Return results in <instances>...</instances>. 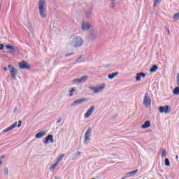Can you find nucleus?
Segmentation results:
<instances>
[{
    "label": "nucleus",
    "mask_w": 179,
    "mask_h": 179,
    "mask_svg": "<svg viewBox=\"0 0 179 179\" xmlns=\"http://www.w3.org/2000/svg\"><path fill=\"white\" fill-rule=\"evenodd\" d=\"M55 179H59V178H58V177H55Z\"/></svg>",
    "instance_id": "50"
},
{
    "label": "nucleus",
    "mask_w": 179,
    "mask_h": 179,
    "mask_svg": "<svg viewBox=\"0 0 179 179\" xmlns=\"http://www.w3.org/2000/svg\"><path fill=\"white\" fill-rule=\"evenodd\" d=\"M87 79V76H82L80 80H78V82H85Z\"/></svg>",
    "instance_id": "26"
},
{
    "label": "nucleus",
    "mask_w": 179,
    "mask_h": 179,
    "mask_svg": "<svg viewBox=\"0 0 179 179\" xmlns=\"http://www.w3.org/2000/svg\"><path fill=\"white\" fill-rule=\"evenodd\" d=\"M166 27V31H167L169 36H170V29H169V27Z\"/></svg>",
    "instance_id": "40"
},
{
    "label": "nucleus",
    "mask_w": 179,
    "mask_h": 179,
    "mask_svg": "<svg viewBox=\"0 0 179 179\" xmlns=\"http://www.w3.org/2000/svg\"><path fill=\"white\" fill-rule=\"evenodd\" d=\"M138 73L140 75V78H146V74L145 73L140 72Z\"/></svg>",
    "instance_id": "34"
},
{
    "label": "nucleus",
    "mask_w": 179,
    "mask_h": 179,
    "mask_svg": "<svg viewBox=\"0 0 179 179\" xmlns=\"http://www.w3.org/2000/svg\"><path fill=\"white\" fill-rule=\"evenodd\" d=\"M92 15H93L92 10V8H90L85 13V17H87V19H91Z\"/></svg>",
    "instance_id": "18"
},
{
    "label": "nucleus",
    "mask_w": 179,
    "mask_h": 179,
    "mask_svg": "<svg viewBox=\"0 0 179 179\" xmlns=\"http://www.w3.org/2000/svg\"><path fill=\"white\" fill-rule=\"evenodd\" d=\"M136 173H138V169H136L133 171L128 172L125 174V178H129V177H134V176H135Z\"/></svg>",
    "instance_id": "17"
},
{
    "label": "nucleus",
    "mask_w": 179,
    "mask_h": 179,
    "mask_svg": "<svg viewBox=\"0 0 179 179\" xmlns=\"http://www.w3.org/2000/svg\"><path fill=\"white\" fill-rule=\"evenodd\" d=\"M80 78H76V80H73L74 83H81V81H79Z\"/></svg>",
    "instance_id": "36"
},
{
    "label": "nucleus",
    "mask_w": 179,
    "mask_h": 179,
    "mask_svg": "<svg viewBox=\"0 0 179 179\" xmlns=\"http://www.w3.org/2000/svg\"><path fill=\"white\" fill-rule=\"evenodd\" d=\"M75 55V52L68 53L65 55V57H71V55Z\"/></svg>",
    "instance_id": "37"
},
{
    "label": "nucleus",
    "mask_w": 179,
    "mask_h": 179,
    "mask_svg": "<svg viewBox=\"0 0 179 179\" xmlns=\"http://www.w3.org/2000/svg\"><path fill=\"white\" fill-rule=\"evenodd\" d=\"M94 105H92L89 109L85 113L84 117L85 118H89V117H90L92 115V114L93 113V111H94Z\"/></svg>",
    "instance_id": "11"
},
{
    "label": "nucleus",
    "mask_w": 179,
    "mask_h": 179,
    "mask_svg": "<svg viewBox=\"0 0 179 179\" xmlns=\"http://www.w3.org/2000/svg\"><path fill=\"white\" fill-rule=\"evenodd\" d=\"M85 101H87V99L86 98H81L79 99H77L74 101L71 104V107H76V106H79L80 104H82V103H85Z\"/></svg>",
    "instance_id": "8"
},
{
    "label": "nucleus",
    "mask_w": 179,
    "mask_h": 179,
    "mask_svg": "<svg viewBox=\"0 0 179 179\" xmlns=\"http://www.w3.org/2000/svg\"><path fill=\"white\" fill-rule=\"evenodd\" d=\"M6 48L7 50H10V51L9 52V54H15V52H16V51H17V48H15L13 46L10 45H6Z\"/></svg>",
    "instance_id": "14"
},
{
    "label": "nucleus",
    "mask_w": 179,
    "mask_h": 179,
    "mask_svg": "<svg viewBox=\"0 0 179 179\" xmlns=\"http://www.w3.org/2000/svg\"><path fill=\"white\" fill-rule=\"evenodd\" d=\"M166 153L167 152H166V150L163 149L162 152V157L164 158L166 157Z\"/></svg>",
    "instance_id": "32"
},
{
    "label": "nucleus",
    "mask_w": 179,
    "mask_h": 179,
    "mask_svg": "<svg viewBox=\"0 0 179 179\" xmlns=\"http://www.w3.org/2000/svg\"><path fill=\"white\" fill-rule=\"evenodd\" d=\"M80 155H82V152L78 151L77 153L74 155L71 160H78V159L80 157Z\"/></svg>",
    "instance_id": "22"
},
{
    "label": "nucleus",
    "mask_w": 179,
    "mask_h": 179,
    "mask_svg": "<svg viewBox=\"0 0 179 179\" xmlns=\"http://www.w3.org/2000/svg\"><path fill=\"white\" fill-rule=\"evenodd\" d=\"M61 121H62V117L57 119V123L59 124L61 122Z\"/></svg>",
    "instance_id": "39"
},
{
    "label": "nucleus",
    "mask_w": 179,
    "mask_h": 179,
    "mask_svg": "<svg viewBox=\"0 0 179 179\" xmlns=\"http://www.w3.org/2000/svg\"><path fill=\"white\" fill-rule=\"evenodd\" d=\"M49 142H51V143H54V136L52 134H49L45 138V141H43V143L45 145H48Z\"/></svg>",
    "instance_id": "10"
},
{
    "label": "nucleus",
    "mask_w": 179,
    "mask_h": 179,
    "mask_svg": "<svg viewBox=\"0 0 179 179\" xmlns=\"http://www.w3.org/2000/svg\"><path fill=\"white\" fill-rule=\"evenodd\" d=\"M81 29L84 31L89 30V29H90V24L83 22L81 26Z\"/></svg>",
    "instance_id": "15"
},
{
    "label": "nucleus",
    "mask_w": 179,
    "mask_h": 179,
    "mask_svg": "<svg viewBox=\"0 0 179 179\" xmlns=\"http://www.w3.org/2000/svg\"><path fill=\"white\" fill-rule=\"evenodd\" d=\"M71 44L74 48H79L85 44V41L80 36H75L72 39Z\"/></svg>",
    "instance_id": "2"
},
{
    "label": "nucleus",
    "mask_w": 179,
    "mask_h": 179,
    "mask_svg": "<svg viewBox=\"0 0 179 179\" xmlns=\"http://www.w3.org/2000/svg\"><path fill=\"white\" fill-rule=\"evenodd\" d=\"M3 71H8V67H4V68H3Z\"/></svg>",
    "instance_id": "44"
},
{
    "label": "nucleus",
    "mask_w": 179,
    "mask_h": 179,
    "mask_svg": "<svg viewBox=\"0 0 179 179\" xmlns=\"http://www.w3.org/2000/svg\"><path fill=\"white\" fill-rule=\"evenodd\" d=\"M17 127V128H20V127H22V120L18 121V124Z\"/></svg>",
    "instance_id": "38"
},
{
    "label": "nucleus",
    "mask_w": 179,
    "mask_h": 179,
    "mask_svg": "<svg viewBox=\"0 0 179 179\" xmlns=\"http://www.w3.org/2000/svg\"><path fill=\"white\" fill-rule=\"evenodd\" d=\"M1 159H5V155H2L1 157H0Z\"/></svg>",
    "instance_id": "45"
},
{
    "label": "nucleus",
    "mask_w": 179,
    "mask_h": 179,
    "mask_svg": "<svg viewBox=\"0 0 179 179\" xmlns=\"http://www.w3.org/2000/svg\"><path fill=\"white\" fill-rule=\"evenodd\" d=\"M119 73H119L118 71H116V72H115V73H110V74L108 75V79H110V80H111L114 79V78H115V76H118V74H119Z\"/></svg>",
    "instance_id": "19"
},
{
    "label": "nucleus",
    "mask_w": 179,
    "mask_h": 179,
    "mask_svg": "<svg viewBox=\"0 0 179 179\" xmlns=\"http://www.w3.org/2000/svg\"><path fill=\"white\" fill-rule=\"evenodd\" d=\"M16 127H17V122H15V123L11 124L9 127H8L7 129H4L3 131V133L9 132V131H12V129H15V128H16Z\"/></svg>",
    "instance_id": "13"
},
{
    "label": "nucleus",
    "mask_w": 179,
    "mask_h": 179,
    "mask_svg": "<svg viewBox=\"0 0 179 179\" xmlns=\"http://www.w3.org/2000/svg\"><path fill=\"white\" fill-rule=\"evenodd\" d=\"M149 127H150V121L149 120L145 121L144 124L141 125L142 129H146L149 128Z\"/></svg>",
    "instance_id": "20"
},
{
    "label": "nucleus",
    "mask_w": 179,
    "mask_h": 179,
    "mask_svg": "<svg viewBox=\"0 0 179 179\" xmlns=\"http://www.w3.org/2000/svg\"><path fill=\"white\" fill-rule=\"evenodd\" d=\"M5 46L3 45V44H2V43H0V50H3V48H4Z\"/></svg>",
    "instance_id": "41"
},
{
    "label": "nucleus",
    "mask_w": 179,
    "mask_h": 179,
    "mask_svg": "<svg viewBox=\"0 0 179 179\" xmlns=\"http://www.w3.org/2000/svg\"><path fill=\"white\" fill-rule=\"evenodd\" d=\"M3 173L5 174V176H8V174L9 173V169H8V167H5L3 169Z\"/></svg>",
    "instance_id": "30"
},
{
    "label": "nucleus",
    "mask_w": 179,
    "mask_h": 179,
    "mask_svg": "<svg viewBox=\"0 0 179 179\" xmlns=\"http://www.w3.org/2000/svg\"><path fill=\"white\" fill-rule=\"evenodd\" d=\"M176 85L179 86V73L177 74L176 77Z\"/></svg>",
    "instance_id": "35"
},
{
    "label": "nucleus",
    "mask_w": 179,
    "mask_h": 179,
    "mask_svg": "<svg viewBox=\"0 0 179 179\" xmlns=\"http://www.w3.org/2000/svg\"><path fill=\"white\" fill-rule=\"evenodd\" d=\"M112 2H115V0H110Z\"/></svg>",
    "instance_id": "48"
},
{
    "label": "nucleus",
    "mask_w": 179,
    "mask_h": 179,
    "mask_svg": "<svg viewBox=\"0 0 179 179\" xmlns=\"http://www.w3.org/2000/svg\"><path fill=\"white\" fill-rule=\"evenodd\" d=\"M57 166H58V162H56V163H55L53 165H52V166L50 167V171L54 170V169L57 167Z\"/></svg>",
    "instance_id": "27"
},
{
    "label": "nucleus",
    "mask_w": 179,
    "mask_h": 179,
    "mask_svg": "<svg viewBox=\"0 0 179 179\" xmlns=\"http://www.w3.org/2000/svg\"><path fill=\"white\" fill-rule=\"evenodd\" d=\"M76 90V88L73 87L71 89V90L69 91V97H72V96H73V92H75Z\"/></svg>",
    "instance_id": "25"
},
{
    "label": "nucleus",
    "mask_w": 179,
    "mask_h": 179,
    "mask_svg": "<svg viewBox=\"0 0 179 179\" xmlns=\"http://www.w3.org/2000/svg\"><path fill=\"white\" fill-rule=\"evenodd\" d=\"M110 66V65H108V66H106V68H108Z\"/></svg>",
    "instance_id": "51"
},
{
    "label": "nucleus",
    "mask_w": 179,
    "mask_h": 179,
    "mask_svg": "<svg viewBox=\"0 0 179 179\" xmlns=\"http://www.w3.org/2000/svg\"><path fill=\"white\" fill-rule=\"evenodd\" d=\"M39 15L42 19L47 17V6L45 0H39L38 1Z\"/></svg>",
    "instance_id": "1"
},
{
    "label": "nucleus",
    "mask_w": 179,
    "mask_h": 179,
    "mask_svg": "<svg viewBox=\"0 0 179 179\" xmlns=\"http://www.w3.org/2000/svg\"><path fill=\"white\" fill-rule=\"evenodd\" d=\"M136 80L137 82H139V80H141V75L139 74V73H136Z\"/></svg>",
    "instance_id": "31"
},
{
    "label": "nucleus",
    "mask_w": 179,
    "mask_h": 179,
    "mask_svg": "<svg viewBox=\"0 0 179 179\" xmlns=\"http://www.w3.org/2000/svg\"><path fill=\"white\" fill-rule=\"evenodd\" d=\"M45 135H47V132L41 131L35 135V138H36V139H40V138H43V136H45Z\"/></svg>",
    "instance_id": "16"
},
{
    "label": "nucleus",
    "mask_w": 179,
    "mask_h": 179,
    "mask_svg": "<svg viewBox=\"0 0 179 179\" xmlns=\"http://www.w3.org/2000/svg\"><path fill=\"white\" fill-rule=\"evenodd\" d=\"M176 160H178V155L176 156Z\"/></svg>",
    "instance_id": "47"
},
{
    "label": "nucleus",
    "mask_w": 179,
    "mask_h": 179,
    "mask_svg": "<svg viewBox=\"0 0 179 179\" xmlns=\"http://www.w3.org/2000/svg\"><path fill=\"white\" fill-rule=\"evenodd\" d=\"M16 110H17V107L15 108L13 112H14V113H16Z\"/></svg>",
    "instance_id": "46"
},
{
    "label": "nucleus",
    "mask_w": 179,
    "mask_h": 179,
    "mask_svg": "<svg viewBox=\"0 0 179 179\" xmlns=\"http://www.w3.org/2000/svg\"><path fill=\"white\" fill-rule=\"evenodd\" d=\"M79 59H82V56H80L78 58L76 59V62H79Z\"/></svg>",
    "instance_id": "42"
},
{
    "label": "nucleus",
    "mask_w": 179,
    "mask_h": 179,
    "mask_svg": "<svg viewBox=\"0 0 179 179\" xmlns=\"http://www.w3.org/2000/svg\"><path fill=\"white\" fill-rule=\"evenodd\" d=\"M64 156H65V154H62V155H60L59 157L57 159V163L58 162H61V160H62Z\"/></svg>",
    "instance_id": "33"
},
{
    "label": "nucleus",
    "mask_w": 179,
    "mask_h": 179,
    "mask_svg": "<svg viewBox=\"0 0 179 179\" xmlns=\"http://www.w3.org/2000/svg\"><path fill=\"white\" fill-rule=\"evenodd\" d=\"M1 1H0V3H1Z\"/></svg>",
    "instance_id": "52"
},
{
    "label": "nucleus",
    "mask_w": 179,
    "mask_h": 179,
    "mask_svg": "<svg viewBox=\"0 0 179 179\" xmlns=\"http://www.w3.org/2000/svg\"><path fill=\"white\" fill-rule=\"evenodd\" d=\"M96 37H97V32H96L94 29H90L89 39L93 41L96 38Z\"/></svg>",
    "instance_id": "12"
},
{
    "label": "nucleus",
    "mask_w": 179,
    "mask_h": 179,
    "mask_svg": "<svg viewBox=\"0 0 179 179\" xmlns=\"http://www.w3.org/2000/svg\"><path fill=\"white\" fill-rule=\"evenodd\" d=\"M19 67L20 69L29 70L30 69V64L26 61H22L19 62Z\"/></svg>",
    "instance_id": "9"
},
{
    "label": "nucleus",
    "mask_w": 179,
    "mask_h": 179,
    "mask_svg": "<svg viewBox=\"0 0 179 179\" xmlns=\"http://www.w3.org/2000/svg\"><path fill=\"white\" fill-rule=\"evenodd\" d=\"M8 68L10 71V75L12 79H16V75H17V69L11 64H8Z\"/></svg>",
    "instance_id": "4"
},
{
    "label": "nucleus",
    "mask_w": 179,
    "mask_h": 179,
    "mask_svg": "<svg viewBox=\"0 0 179 179\" xmlns=\"http://www.w3.org/2000/svg\"><path fill=\"white\" fill-rule=\"evenodd\" d=\"M106 87V84H102L100 87H93V86H90L88 88L90 90H93L94 93L95 94H97V93H100L103 89Z\"/></svg>",
    "instance_id": "5"
},
{
    "label": "nucleus",
    "mask_w": 179,
    "mask_h": 179,
    "mask_svg": "<svg viewBox=\"0 0 179 179\" xmlns=\"http://www.w3.org/2000/svg\"><path fill=\"white\" fill-rule=\"evenodd\" d=\"M173 93L175 96H178L179 94V87H176L173 90Z\"/></svg>",
    "instance_id": "23"
},
{
    "label": "nucleus",
    "mask_w": 179,
    "mask_h": 179,
    "mask_svg": "<svg viewBox=\"0 0 179 179\" xmlns=\"http://www.w3.org/2000/svg\"><path fill=\"white\" fill-rule=\"evenodd\" d=\"M162 2V0H155L154 3V8H156V6H159Z\"/></svg>",
    "instance_id": "24"
},
{
    "label": "nucleus",
    "mask_w": 179,
    "mask_h": 179,
    "mask_svg": "<svg viewBox=\"0 0 179 179\" xmlns=\"http://www.w3.org/2000/svg\"><path fill=\"white\" fill-rule=\"evenodd\" d=\"M157 69H159V67H158L157 65L154 64V65H152V67L150 69V72L151 73H154V72H156V71H157Z\"/></svg>",
    "instance_id": "21"
},
{
    "label": "nucleus",
    "mask_w": 179,
    "mask_h": 179,
    "mask_svg": "<svg viewBox=\"0 0 179 179\" xmlns=\"http://www.w3.org/2000/svg\"><path fill=\"white\" fill-rule=\"evenodd\" d=\"M165 166H166V167L170 166V160L169 158L165 159Z\"/></svg>",
    "instance_id": "29"
},
{
    "label": "nucleus",
    "mask_w": 179,
    "mask_h": 179,
    "mask_svg": "<svg viewBox=\"0 0 179 179\" xmlns=\"http://www.w3.org/2000/svg\"><path fill=\"white\" fill-rule=\"evenodd\" d=\"M179 19V11L173 15V20H178Z\"/></svg>",
    "instance_id": "28"
},
{
    "label": "nucleus",
    "mask_w": 179,
    "mask_h": 179,
    "mask_svg": "<svg viewBox=\"0 0 179 179\" xmlns=\"http://www.w3.org/2000/svg\"><path fill=\"white\" fill-rule=\"evenodd\" d=\"M159 111L161 113V114H163V113H164V114H169V113L171 111V108H170V106L169 105L165 106H159Z\"/></svg>",
    "instance_id": "7"
},
{
    "label": "nucleus",
    "mask_w": 179,
    "mask_h": 179,
    "mask_svg": "<svg viewBox=\"0 0 179 179\" xmlns=\"http://www.w3.org/2000/svg\"><path fill=\"white\" fill-rule=\"evenodd\" d=\"M115 6V4L114 3H112L111 8L113 9V8Z\"/></svg>",
    "instance_id": "43"
},
{
    "label": "nucleus",
    "mask_w": 179,
    "mask_h": 179,
    "mask_svg": "<svg viewBox=\"0 0 179 179\" xmlns=\"http://www.w3.org/2000/svg\"><path fill=\"white\" fill-rule=\"evenodd\" d=\"M92 134V128L89 127L85 134L84 143L85 145H89L90 142V135Z\"/></svg>",
    "instance_id": "6"
},
{
    "label": "nucleus",
    "mask_w": 179,
    "mask_h": 179,
    "mask_svg": "<svg viewBox=\"0 0 179 179\" xmlns=\"http://www.w3.org/2000/svg\"><path fill=\"white\" fill-rule=\"evenodd\" d=\"M143 104L144 107H150L152 106V99L149 96V93L146 92L144 96Z\"/></svg>",
    "instance_id": "3"
},
{
    "label": "nucleus",
    "mask_w": 179,
    "mask_h": 179,
    "mask_svg": "<svg viewBox=\"0 0 179 179\" xmlns=\"http://www.w3.org/2000/svg\"><path fill=\"white\" fill-rule=\"evenodd\" d=\"M2 164V161H0V166Z\"/></svg>",
    "instance_id": "49"
}]
</instances>
